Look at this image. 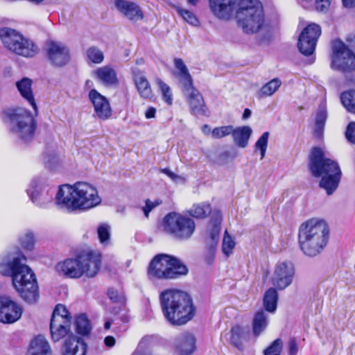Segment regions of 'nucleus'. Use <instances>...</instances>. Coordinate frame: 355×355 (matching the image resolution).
<instances>
[{
	"label": "nucleus",
	"mask_w": 355,
	"mask_h": 355,
	"mask_svg": "<svg viewBox=\"0 0 355 355\" xmlns=\"http://www.w3.org/2000/svg\"><path fill=\"white\" fill-rule=\"evenodd\" d=\"M174 345L179 355H191L196 349V338L193 334L184 332L175 338Z\"/></svg>",
	"instance_id": "nucleus-21"
},
{
	"label": "nucleus",
	"mask_w": 355,
	"mask_h": 355,
	"mask_svg": "<svg viewBox=\"0 0 355 355\" xmlns=\"http://www.w3.org/2000/svg\"><path fill=\"white\" fill-rule=\"evenodd\" d=\"M182 91L189 104L191 112L195 115H205L206 106L202 94L194 88L192 83L184 85Z\"/></svg>",
	"instance_id": "nucleus-17"
},
{
	"label": "nucleus",
	"mask_w": 355,
	"mask_h": 355,
	"mask_svg": "<svg viewBox=\"0 0 355 355\" xmlns=\"http://www.w3.org/2000/svg\"><path fill=\"white\" fill-rule=\"evenodd\" d=\"M268 138L269 132H265L261 135V136L259 138L255 144L256 148L260 150L261 159H263L266 155Z\"/></svg>",
	"instance_id": "nucleus-44"
},
{
	"label": "nucleus",
	"mask_w": 355,
	"mask_h": 355,
	"mask_svg": "<svg viewBox=\"0 0 355 355\" xmlns=\"http://www.w3.org/2000/svg\"><path fill=\"white\" fill-rule=\"evenodd\" d=\"M107 295L111 300L114 302H117L119 301V297L118 295V293L114 288H110L107 291Z\"/></svg>",
	"instance_id": "nucleus-55"
},
{
	"label": "nucleus",
	"mask_w": 355,
	"mask_h": 355,
	"mask_svg": "<svg viewBox=\"0 0 355 355\" xmlns=\"http://www.w3.org/2000/svg\"><path fill=\"white\" fill-rule=\"evenodd\" d=\"M156 114V109L153 107H149L145 112V116L146 119L155 118Z\"/></svg>",
	"instance_id": "nucleus-57"
},
{
	"label": "nucleus",
	"mask_w": 355,
	"mask_h": 355,
	"mask_svg": "<svg viewBox=\"0 0 355 355\" xmlns=\"http://www.w3.org/2000/svg\"><path fill=\"white\" fill-rule=\"evenodd\" d=\"M160 304L165 318L173 325H182L193 316L190 296L182 291L166 290L160 294Z\"/></svg>",
	"instance_id": "nucleus-3"
},
{
	"label": "nucleus",
	"mask_w": 355,
	"mask_h": 355,
	"mask_svg": "<svg viewBox=\"0 0 355 355\" xmlns=\"http://www.w3.org/2000/svg\"><path fill=\"white\" fill-rule=\"evenodd\" d=\"M86 57L89 61L95 64H100L104 60L103 51L94 46H90L87 49Z\"/></svg>",
	"instance_id": "nucleus-37"
},
{
	"label": "nucleus",
	"mask_w": 355,
	"mask_h": 355,
	"mask_svg": "<svg viewBox=\"0 0 355 355\" xmlns=\"http://www.w3.org/2000/svg\"><path fill=\"white\" fill-rule=\"evenodd\" d=\"M27 355H53V353L45 337L39 335L31 340Z\"/></svg>",
	"instance_id": "nucleus-26"
},
{
	"label": "nucleus",
	"mask_w": 355,
	"mask_h": 355,
	"mask_svg": "<svg viewBox=\"0 0 355 355\" xmlns=\"http://www.w3.org/2000/svg\"><path fill=\"white\" fill-rule=\"evenodd\" d=\"M202 130L205 133H207L209 131V128L207 125H204L202 127Z\"/></svg>",
	"instance_id": "nucleus-60"
},
{
	"label": "nucleus",
	"mask_w": 355,
	"mask_h": 355,
	"mask_svg": "<svg viewBox=\"0 0 355 355\" xmlns=\"http://www.w3.org/2000/svg\"><path fill=\"white\" fill-rule=\"evenodd\" d=\"M16 257H8L0 262V273L12 278L13 287L27 303L37 302L40 294L36 276L26 264V258L21 252Z\"/></svg>",
	"instance_id": "nucleus-1"
},
{
	"label": "nucleus",
	"mask_w": 355,
	"mask_h": 355,
	"mask_svg": "<svg viewBox=\"0 0 355 355\" xmlns=\"http://www.w3.org/2000/svg\"><path fill=\"white\" fill-rule=\"evenodd\" d=\"M243 0H209V7L217 18L229 20L239 9Z\"/></svg>",
	"instance_id": "nucleus-15"
},
{
	"label": "nucleus",
	"mask_w": 355,
	"mask_h": 355,
	"mask_svg": "<svg viewBox=\"0 0 355 355\" xmlns=\"http://www.w3.org/2000/svg\"><path fill=\"white\" fill-rule=\"evenodd\" d=\"M174 64L177 69L179 71V75L182 80L184 81V85H187L189 83H192V78L189 73V71L184 63L183 60L180 58H175L174 60Z\"/></svg>",
	"instance_id": "nucleus-36"
},
{
	"label": "nucleus",
	"mask_w": 355,
	"mask_h": 355,
	"mask_svg": "<svg viewBox=\"0 0 355 355\" xmlns=\"http://www.w3.org/2000/svg\"><path fill=\"white\" fill-rule=\"evenodd\" d=\"M278 293L275 288L266 291L263 297V306L268 312L273 313L277 309Z\"/></svg>",
	"instance_id": "nucleus-31"
},
{
	"label": "nucleus",
	"mask_w": 355,
	"mask_h": 355,
	"mask_svg": "<svg viewBox=\"0 0 355 355\" xmlns=\"http://www.w3.org/2000/svg\"><path fill=\"white\" fill-rule=\"evenodd\" d=\"M101 255L90 250L81 251L75 259H67L58 263L56 271L70 278L95 277L101 266Z\"/></svg>",
	"instance_id": "nucleus-6"
},
{
	"label": "nucleus",
	"mask_w": 355,
	"mask_h": 355,
	"mask_svg": "<svg viewBox=\"0 0 355 355\" xmlns=\"http://www.w3.org/2000/svg\"><path fill=\"white\" fill-rule=\"evenodd\" d=\"M156 83L158 85L162 94L163 100L169 105L173 103V94L171 89L168 85L164 83L161 79L157 78Z\"/></svg>",
	"instance_id": "nucleus-41"
},
{
	"label": "nucleus",
	"mask_w": 355,
	"mask_h": 355,
	"mask_svg": "<svg viewBox=\"0 0 355 355\" xmlns=\"http://www.w3.org/2000/svg\"><path fill=\"white\" fill-rule=\"evenodd\" d=\"M329 228L323 220L311 218L303 223L298 232L300 250L308 257L320 254L329 241Z\"/></svg>",
	"instance_id": "nucleus-4"
},
{
	"label": "nucleus",
	"mask_w": 355,
	"mask_h": 355,
	"mask_svg": "<svg viewBox=\"0 0 355 355\" xmlns=\"http://www.w3.org/2000/svg\"><path fill=\"white\" fill-rule=\"evenodd\" d=\"M87 345L80 337L69 335L64 342L63 355H85Z\"/></svg>",
	"instance_id": "nucleus-23"
},
{
	"label": "nucleus",
	"mask_w": 355,
	"mask_h": 355,
	"mask_svg": "<svg viewBox=\"0 0 355 355\" xmlns=\"http://www.w3.org/2000/svg\"><path fill=\"white\" fill-rule=\"evenodd\" d=\"M10 126V131L21 139L28 141L34 135L36 123L33 116L23 108L8 110L5 112Z\"/></svg>",
	"instance_id": "nucleus-10"
},
{
	"label": "nucleus",
	"mask_w": 355,
	"mask_h": 355,
	"mask_svg": "<svg viewBox=\"0 0 355 355\" xmlns=\"http://www.w3.org/2000/svg\"><path fill=\"white\" fill-rule=\"evenodd\" d=\"M20 243L24 249L29 251L32 250L35 245L33 234L31 232H27L24 236L20 237Z\"/></svg>",
	"instance_id": "nucleus-47"
},
{
	"label": "nucleus",
	"mask_w": 355,
	"mask_h": 355,
	"mask_svg": "<svg viewBox=\"0 0 355 355\" xmlns=\"http://www.w3.org/2000/svg\"><path fill=\"white\" fill-rule=\"evenodd\" d=\"M0 39L6 48L21 56L33 57L39 50L33 41L10 28H0Z\"/></svg>",
	"instance_id": "nucleus-11"
},
{
	"label": "nucleus",
	"mask_w": 355,
	"mask_h": 355,
	"mask_svg": "<svg viewBox=\"0 0 355 355\" xmlns=\"http://www.w3.org/2000/svg\"><path fill=\"white\" fill-rule=\"evenodd\" d=\"M187 272L188 268L180 259L166 254L156 255L148 269L150 279H176Z\"/></svg>",
	"instance_id": "nucleus-8"
},
{
	"label": "nucleus",
	"mask_w": 355,
	"mask_h": 355,
	"mask_svg": "<svg viewBox=\"0 0 355 355\" xmlns=\"http://www.w3.org/2000/svg\"><path fill=\"white\" fill-rule=\"evenodd\" d=\"M111 327V322L110 321H107L105 322L104 327L106 329H109Z\"/></svg>",
	"instance_id": "nucleus-61"
},
{
	"label": "nucleus",
	"mask_w": 355,
	"mask_h": 355,
	"mask_svg": "<svg viewBox=\"0 0 355 355\" xmlns=\"http://www.w3.org/2000/svg\"><path fill=\"white\" fill-rule=\"evenodd\" d=\"M89 98L94 106L95 113L99 119L107 120L111 116L112 109L106 97L93 89L89 93Z\"/></svg>",
	"instance_id": "nucleus-19"
},
{
	"label": "nucleus",
	"mask_w": 355,
	"mask_h": 355,
	"mask_svg": "<svg viewBox=\"0 0 355 355\" xmlns=\"http://www.w3.org/2000/svg\"><path fill=\"white\" fill-rule=\"evenodd\" d=\"M235 18L238 26L246 34L268 29L263 6L259 0H243L236 11Z\"/></svg>",
	"instance_id": "nucleus-7"
},
{
	"label": "nucleus",
	"mask_w": 355,
	"mask_h": 355,
	"mask_svg": "<svg viewBox=\"0 0 355 355\" xmlns=\"http://www.w3.org/2000/svg\"><path fill=\"white\" fill-rule=\"evenodd\" d=\"M114 5L118 11L130 21H137L144 18L141 8L135 2L126 0H116Z\"/></svg>",
	"instance_id": "nucleus-20"
},
{
	"label": "nucleus",
	"mask_w": 355,
	"mask_h": 355,
	"mask_svg": "<svg viewBox=\"0 0 355 355\" xmlns=\"http://www.w3.org/2000/svg\"><path fill=\"white\" fill-rule=\"evenodd\" d=\"M162 227L166 233L181 241L189 239L196 230V224L192 218L175 211L164 217Z\"/></svg>",
	"instance_id": "nucleus-9"
},
{
	"label": "nucleus",
	"mask_w": 355,
	"mask_h": 355,
	"mask_svg": "<svg viewBox=\"0 0 355 355\" xmlns=\"http://www.w3.org/2000/svg\"><path fill=\"white\" fill-rule=\"evenodd\" d=\"M47 55L51 62L59 67L66 64L70 58L68 48L53 41L47 43Z\"/></svg>",
	"instance_id": "nucleus-18"
},
{
	"label": "nucleus",
	"mask_w": 355,
	"mask_h": 355,
	"mask_svg": "<svg viewBox=\"0 0 355 355\" xmlns=\"http://www.w3.org/2000/svg\"><path fill=\"white\" fill-rule=\"evenodd\" d=\"M282 85V81L276 78L265 84L259 91L261 97L270 96L277 91Z\"/></svg>",
	"instance_id": "nucleus-34"
},
{
	"label": "nucleus",
	"mask_w": 355,
	"mask_h": 355,
	"mask_svg": "<svg viewBox=\"0 0 355 355\" xmlns=\"http://www.w3.org/2000/svg\"><path fill=\"white\" fill-rule=\"evenodd\" d=\"M96 189L85 182L60 187L56 195L58 205L69 211L92 209L101 203Z\"/></svg>",
	"instance_id": "nucleus-2"
},
{
	"label": "nucleus",
	"mask_w": 355,
	"mask_h": 355,
	"mask_svg": "<svg viewBox=\"0 0 355 355\" xmlns=\"http://www.w3.org/2000/svg\"><path fill=\"white\" fill-rule=\"evenodd\" d=\"M94 73L96 78L105 85H113L118 83L116 71L109 66L98 68Z\"/></svg>",
	"instance_id": "nucleus-27"
},
{
	"label": "nucleus",
	"mask_w": 355,
	"mask_h": 355,
	"mask_svg": "<svg viewBox=\"0 0 355 355\" xmlns=\"http://www.w3.org/2000/svg\"><path fill=\"white\" fill-rule=\"evenodd\" d=\"M345 136L349 142L355 144V122L349 123L346 129Z\"/></svg>",
	"instance_id": "nucleus-50"
},
{
	"label": "nucleus",
	"mask_w": 355,
	"mask_h": 355,
	"mask_svg": "<svg viewBox=\"0 0 355 355\" xmlns=\"http://www.w3.org/2000/svg\"><path fill=\"white\" fill-rule=\"evenodd\" d=\"M268 315L263 311H257L253 319V334L257 337L268 326Z\"/></svg>",
	"instance_id": "nucleus-30"
},
{
	"label": "nucleus",
	"mask_w": 355,
	"mask_h": 355,
	"mask_svg": "<svg viewBox=\"0 0 355 355\" xmlns=\"http://www.w3.org/2000/svg\"><path fill=\"white\" fill-rule=\"evenodd\" d=\"M251 110L248 108H245L243 114V119H247L251 116Z\"/></svg>",
	"instance_id": "nucleus-59"
},
{
	"label": "nucleus",
	"mask_w": 355,
	"mask_h": 355,
	"mask_svg": "<svg viewBox=\"0 0 355 355\" xmlns=\"http://www.w3.org/2000/svg\"><path fill=\"white\" fill-rule=\"evenodd\" d=\"M331 0H316L315 6L318 10L324 11L330 5Z\"/></svg>",
	"instance_id": "nucleus-53"
},
{
	"label": "nucleus",
	"mask_w": 355,
	"mask_h": 355,
	"mask_svg": "<svg viewBox=\"0 0 355 355\" xmlns=\"http://www.w3.org/2000/svg\"><path fill=\"white\" fill-rule=\"evenodd\" d=\"M283 348V342L280 338L275 340L263 352L264 355H280Z\"/></svg>",
	"instance_id": "nucleus-46"
},
{
	"label": "nucleus",
	"mask_w": 355,
	"mask_h": 355,
	"mask_svg": "<svg viewBox=\"0 0 355 355\" xmlns=\"http://www.w3.org/2000/svg\"><path fill=\"white\" fill-rule=\"evenodd\" d=\"M76 329L78 334L86 336L91 331V326L87 316L82 314L78 316L75 322Z\"/></svg>",
	"instance_id": "nucleus-35"
},
{
	"label": "nucleus",
	"mask_w": 355,
	"mask_h": 355,
	"mask_svg": "<svg viewBox=\"0 0 355 355\" xmlns=\"http://www.w3.org/2000/svg\"><path fill=\"white\" fill-rule=\"evenodd\" d=\"M331 67L344 73L355 71V54L343 42L335 44Z\"/></svg>",
	"instance_id": "nucleus-12"
},
{
	"label": "nucleus",
	"mask_w": 355,
	"mask_h": 355,
	"mask_svg": "<svg viewBox=\"0 0 355 355\" xmlns=\"http://www.w3.org/2000/svg\"><path fill=\"white\" fill-rule=\"evenodd\" d=\"M60 318L63 321H71L69 317V312L66 307L62 304H58L53 310L51 318Z\"/></svg>",
	"instance_id": "nucleus-48"
},
{
	"label": "nucleus",
	"mask_w": 355,
	"mask_h": 355,
	"mask_svg": "<svg viewBox=\"0 0 355 355\" xmlns=\"http://www.w3.org/2000/svg\"><path fill=\"white\" fill-rule=\"evenodd\" d=\"M309 167L314 177H322L320 187L325 190L327 195H331L337 189L341 177L340 168L337 162L325 157L320 148H313Z\"/></svg>",
	"instance_id": "nucleus-5"
},
{
	"label": "nucleus",
	"mask_w": 355,
	"mask_h": 355,
	"mask_svg": "<svg viewBox=\"0 0 355 355\" xmlns=\"http://www.w3.org/2000/svg\"><path fill=\"white\" fill-rule=\"evenodd\" d=\"M161 171L163 173L166 174L168 178H170L173 182L176 183L184 182L185 180L183 177L174 173L168 168H162Z\"/></svg>",
	"instance_id": "nucleus-51"
},
{
	"label": "nucleus",
	"mask_w": 355,
	"mask_h": 355,
	"mask_svg": "<svg viewBox=\"0 0 355 355\" xmlns=\"http://www.w3.org/2000/svg\"><path fill=\"white\" fill-rule=\"evenodd\" d=\"M252 133V130L249 126H242L234 128L232 137L234 143L240 148H245L248 145V141Z\"/></svg>",
	"instance_id": "nucleus-28"
},
{
	"label": "nucleus",
	"mask_w": 355,
	"mask_h": 355,
	"mask_svg": "<svg viewBox=\"0 0 355 355\" xmlns=\"http://www.w3.org/2000/svg\"><path fill=\"white\" fill-rule=\"evenodd\" d=\"M199 0H187L188 3L191 5L195 6Z\"/></svg>",
	"instance_id": "nucleus-62"
},
{
	"label": "nucleus",
	"mask_w": 355,
	"mask_h": 355,
	"mask_svg": "<svg viewBox=\"0 0 355 355\" xmlns=\"http://www.w3.org/2000/svg\"><path fill=\"white\" fill-rule=\"evenodd\" d=\"M21 307L10 297L0 296V322L11 324L17 321L21 316Z\"/></svg>",
	"instance_id": "nucleus-14"
},
{
	"label": "nucleus",
	"mask_w": 355,
	"mask_h": 355,
	"mask_svg": "<svg viewBox=\"0 0 355 355\" xmlns=\"http://www.w3.org/2000/svg\"><path fill=\"white\" fill-rule=\"evenodd\" d=\"M212 226L209 230V237L207 243L210 249H214L219 241L220 232L221 230V215L218 213V216L216 219L211 221Z\"/></svg>",
	"instance_id": "nucleus-29"
},
{
	"label": "nucleus",
	"mask_w": 355,
	"mask_h": 355,
	"mask_svg": "<svg viewBox=\"0 0 355 355\" xmlns=\"http://www.w3.org/2000/svg\"><path fill=\"white\" fill-rule=\"evenodd\" d=\"M298 352L297 345L294 338H291L288 342V354L297 355Z\"/></svg>",
	"instance_id": "nucleus-54"
},
{
	"label": "nucleus",
	"mask_w": 355,
	"mask_h": 355,
	"mask_svg": "<svg viewBox=\"0 0 355 355\" xmlns=\"http://www.w3.org/2000/svg\"><path fill=\"white\" fill-rule=\"evenodd\" d=\"M133 80L139 96L142 98L150 99L153 97L150 84L144 73L137 68L132 69Z\"/></svg>",
	"instance_id": "nucleus-22"
},
{
	"label": "nucleus",
	"mask_w": 355,
	"mask_h": 355,
	"mask_svg": "<svg viewBox=\"0 0 355 355\" xmlns=\"http://www.w3.org/2000/svg\"><path fill=\"white\" fill-rule=\"evenodd\" d=\"M210 212V206L205 204L194 205L189 211L191 216L196 218H205L209 214Z\"/></svg>",
	"instance_id": "nucleus-38"
},
{
	"label": "nucleus",
	"mask_w": 355,
	"mask_h": 355,
	"mask_svg": "<svg viewBox=\"0 0 355 355\" xmlns=\"http://www.w3.org/2000/svg\"><path fill=\"white\" fill-rule=\"evenodd\" d=\"M37 182L33 181L31 184V189L28 190V193L33 202H37V197L40 195V191L37 189Z\"/></svg>",
	"instance_id": "nucleus-52"
},
{
	"label": "nucleus",
	"mask_w": 355,
	"mask_h": 355,
	"mask_svg": "<svg viewBox=\"0 0 355 355\" xmlns=\"http://www.w3.org/2000/svg\"><path fill=\"white\" fill-rule=\"evenodd\" d=\"M99 241L101 244L107 245L110 240V227L106 224L101 225L97 229Z\"/></svg>",
	"instance_id": "nucleus-42"
},
{
	"label": "nucleus",
	"mask_w": 355,
	"mask_h": 355,
	"mask_svg": "<svg viewBox=\"0 0 355 355\" xmlns=\"http://www.w3.org/2000/svg\"><path fill=\"white\" fill-rule=\"evenodd\" d=\"M343 4L346 8L355 7V0H343Z\"/></svg>",
	"instance_id": "nucleus-58"
},
{
	"label": "nucleus",
	"mask_w": 355,
	"mask_h": 355,
	"mask_svg": "<svg viewBox=\"0 0 355 355\" xmlns=\"http://www.w3.org/2000/svg\"><path fill=\"white\" fill-rule=\"evenodd\" d=\"M340 101L346 110L355 114V90L351 89L340 94Z\"/></svg>",
	"instance_id": "nucleus-33"
},
{
	"label": "nucleus",
	"mask_w": 355,
	"mask_h": 355,
	"mask_svg": "<svg viewBox=\"0 0 355 355\" xmlns=\"http://www.w3.org/2000/svg\"><path fill=\"white\" fill-rule=\"evenodd\" d=\"M162 203V200H156L155 201H151L150 200H146V205L143 207V211L146 217H148L149 213L156 207Z\"/></svg>",
	"instance_id": "nucleus-49"
},
{
	"label": "nucleus",
	"mask_w": 355,
	"mask_h": 355,
	"mask_svg": "<svg viewBox=\"0 0 355 355\" xmlns=\"http://www.w3.org/2000/svg\"><path fill=\"white\" fill-rule=\"evenodd\" d=\"M71 321H63L60 318H51L50 331L52 340L58 342L64 337L69 331Z\"/></svg>",
	"instance_id": "nucleus-24"
},
{
	"label": "nucleus",
	"mask_w": 355,
	"mask_h": 355,
	"mask_svg": "<svg viewBox=\"0 0 355 355\" xmlns=\"http://www.w3.org/2000/svg\"><path fill=\"white\" fill-rule=\"evenodd\" d=\"M175 9L178 12V13L184 19V20L186 21L188 24L193 26H199L200 21L193 12L178 6H175Z\"/></svg>",
	"instance_id": "nucleus-40"
},
{
	"label": "nucleus",
	"mask_w": 355,
	"mask_h": 355,
	"mask_svg": "<svg viewBox=\"0 0 355 355\" xmlns=\"http://www.w3.org/2000/svg\"><path fill=\"white\" fill-rule=\"evenodd\" d=\"M234 131L232 125H225L213 129L211 132L212 137L214 139H220L227 135H232Z\"/></svg>",
	"instance_id": "nucleus-45"
},
{
	"label": "nucleus",
	"mask_w": 355,
	"mask_h": 355,
	"mask_svg": "<svg viewBox=\"0 0 355 355\" xmlns=\"http://www.w3.org/2000/svg\"><path fill=\"white\" fill-rule=\"evenodd\" d=\"M231 343L237 348L242 347V338H244L245 330L243 328L236 326L231 329Z\"/></svg>",
	"instance_id": "nucleus-39"
},
{
	"label": "nucleus",
	"mask_w": 355,
	"mask_h": 355,
	"mask_svg": "<svg viewBox=\"0 0 355 355\" xmlns=\"http://www.w3.org/2000/svg\"><path fill=\"white\" fill-rule=\"evenodd\" d=\"M235 247V242L232 238V236L229 234L227 230H226L224 233V236L223 239L222 243V250L223 252L227 256L229 257L232 253V250Z\"/></svg>",
	"instance_id": "nucleus-43"
},
{
	"label": "nucleus",
	"mask_w": 355,
	"mask_h": 355,
	"mask_svg": "<svg viewBox=\"0 0 355 355\" xmlns=\"http://www.w3.org/2000/svg\"><path fill=\"white\" fill-rule=\"evenodd\" d=\"M104 343L107 347H112L116 343V340L113 336H107L104 339Z\"/></svg>",
	"instance_id": "nucleus-56"
},
{
	"label": "nucleus",
	"mask_w": 355,
	"mask_h": 355,
	"mask_svg": "<svg viewBox=\"0 0 355 355\" xmlns=\"http://www.w3.org/2000/svg\"><path fill=\"white\" fill-rule=\"evenodd\" d=\"M294 267L291 263H279L275 266L272 283L277 288L284 290L292 283Z\"/></svg>",
	"instance_id": "nucleus-16"
},
{
	"label": "nucleus",
	"mask_w": 355,
	"mask_h": 355,
	"mask_svg": "<svg viewBox=\"0 0 355 355\" xmlns=\"http://www.w3.org/2000/svg\"><path fill=\"white\" fill-rule=\"evenodd\" d=\"M327 118V113L325 109L320 108L316 113L315 121V136L320 138L322 136L325 123Z\"/></svg>",
	"instance_id": "nucleus-32"
},
{
	"label": "nucleus",
	"mask_w": 355,
	"mask_h": 355,
	"mask_svg": "<svg viewBox=\"0 0 355 355\" xmlns=\"http://www.w3.org/2000/svg\"><path fill=\"white\" fill-rule=\"evenodd\" d=\"M320 35L321 28L319 25L314 23L308 25L299 36L297 46L300 51L304 55H311Z\"/></svg>",
	"instance_id": "nucleus-13"
},
{
	"label": "nucleus",
	"mask_w": 355,
	"mask_h": 355,
	"mask_svg": "<svg viewBox=\"0 0 355 355\" xmlns=\"http://www.w3.org/2000/svg\"><path fill=\"white\" fill-rule=\"evenodd\" d=\"M32 85L33 81L28 78H23L16 83V87L19 94L33 107L35 114H37V107L33 92Z\"/></svg>",
	"instance_id": "nucleus-25"
}]
</instances>
